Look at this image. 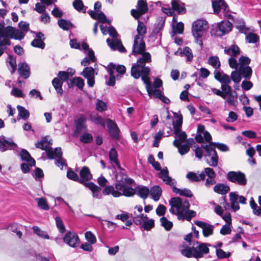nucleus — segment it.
<instances>
[{
	"mask_svg": "<svg viewBox=\"0 0 261 261\" xmlns=\"http://www.w3.org/2000/svg\"><path fill=\"white\" fill-rule=\"evenodd\" d=\"M192 245V246H190L184 244L182 246L183 248L180 250L181 254L187 258L194 257L198 259L202 258L204 254L209 253L208 246H211L209 243H202L198 241H194Z\"/></svg>",
	"mask_w": 261,
	"mask_h": 261,
	"instance_id": "1",
	"label": "nucleus"
},
{
	"mask_svg": "<svg viewBox=\"0 0 261 261\" xmlns=\"http://www.w3.org/2000/svg\"><path fill=\"white\" fill-rule=\"evenodd\" d=\"M232 28V24L227 20H223L215 26L213 25L211 31L212 36L221 37L230 32Z\"/></svg>",
	"mask_w": 261,
	"mask_h": 261,
	"instance_id": "2",
	"label": "nucleus"
},
{
	"mask_svg": "<svg viewBox=\"0 0 261 261\" xmlns=\"http://www.w3.org/2000/svg\"><path fill=\"white\" fill-rule=\"evenodd\" d=\"M227 179L240 186H244L247 183V179L244 173L240 171H231L226 174Z\"/></svg>",
	"mask_w": 261,
	"mask_h": 261,
	"instance_id": "3",
	"label": "nucleus"
},
{
	"mask_svg": "<svg viewBox=\"0 0 261 261\" xmlns=\"http://www.w3.org/2000/svg\"><path fill=\"white\" fill-rule=\"evenodd\" d=\"M208 28V22L205 20L198 19L192 23V33L194 37L201 38L203 31Z\"/></svg>",
	"mask_w": 261,
	"mask_h": 261,
	"instance_id": "4",
	"label": "nucleus"
},
{
	"mask_svg": "<svg viewBox=\"0 0 261 261\" xmlns=\"http://www.w3.org/2000/svg\"><path fill=\"white\" fill-rule=\"evenodd\" d=\"M169 205L171 207H175L176 210L185 212L190 207V204L188 199H182L179 197H174L171 198L169 201Z\"/></svg>",
	"mask_w": 261,
	"mask_h": 261,
	"instance_id": "5",
	"label": "nucleus"
},
{
	"mask_svg": "<svg viewBox=\"0 0 261 261\" xmlns=\"http://www.w3.org/2000/svg\"><path fill=\"white\" fill-rule=\"evenodd\" d=\"M18 148L12 138L6 137L4 135L0 136V151L5 152L7 150H14Z\"/></svg>",
	"mask_w": 261,
	"mask_h": 261,
	"instance_id": "6",
	"label": "nucleus"
},
{
	"mask_svg": "<svg viewBox=\"0 0 261 261\" xmlns=\"http://www.w3.org/2000/svg\"><path fill=\"white\" fill-rule=\"evenodd\" d=\"M63 241L72 248L77 247L80 244V240L77 233L71 231H69L65 234Z\"/></svg>",
	"mask_w": 261,
	"mask_h": 261,
	"instance_id": "7",
	"label": "nucleus"
},
{
	"mask_svg": "<svg viewBox=\"0 0 261 261\" xmlns=\"http://www.w3.org/2000/svg\"><path fill=\"white\" fill-rule=\"evenodd\" d=\"M140 39V37L138 35H136L135 37L132 50V54L134 56L142 54L145 50V42L143 41V38H142L140 40V43H139L138 40Z\"/></svg>",
	"mask_w": 261,
	"mask_h": 261,
	"instance_id": "8",
	"label": "nucleus"
},
{
	"mask_svg": "<svg viewBox=\"0 0 261 261\" xmlns=\"http://www.w3.org/2000/svg\"><path fill=\"white\" fill-rule=\"evenodd\" d=\"M107 123L108 128L111 138L114 139H118L120 129L116 123L110 119H108Z\"/></svg>",
	"mask_w": 261,
	"mask_h": 261,
	"instance_id": "9",
	"label": "nucleus"
},
{
	"mask_svg": "<svg viewBox=\"0 0 261 261\" xmlns=\"http://www.w3.org/2000/svg\"><path fill=\"white\" fill-rule=\"evenodd\" d=\"M80 178L79 182L85 186V184L87 183V181L91 180L92 178V175L91 174L89 168L87 166H84L80 171Z\"/></svg>",
	"mask_w": 261,
	"mask_h": 261,
	"instance_id": "10",
	"label": "nucleus"
},
{
	"mask_svg": "<svg viewBox=\"0 0 261 261\" xmlns=\"http://www.w3.org/2000/svg\"><path fill=\"white\" fill-rule=\"evenodd\" d=\"M212 7L215 14H218L222 8L224 11H229L228 6L224 0L212 1Z\"/></svg>",
	"mask_w": 261,
	"mask_h": 261,
	"instance_id": "11",
	"label": "nucleus"
},
{
	"mask_svg": "<svg viewBox=\"0 0 261 261\" xmlns=\"http://www.w3.org/2000/svg\"><path fill=\"white\" fill-rule=\"evenodd\" d=\"M17 71L24 79H27L30 76V68L26 62L19 63Z\"/></svg>",
	"mask_w": 261,
	"mask_h": 261,
	"instance_id": "12",
	"label": "nucleus"
},
{
	"mask_svg": "<svg viewBox=\"0 0 261 261\" xmlns=\"http://www.w3.org/2000/svg\"><path fill=\"white\" fill-rule=\"evenodd\" d=\"M85 186L92 191L93 197L97 199H101L102 198V194L100 193L101 188L100 187L97 186L93 182L86 183Z\"/></svg>",
	"mask_w": 261,
	"mask_h": 261,
	"instance_id": "13",
	"label": "nucleus"
},
{
	"mask_svg": "<svg viewBox=\"0 0 261 261\" xmlns=\"http://www.w3.org/2000/svg\"><path fill=\"white\" fill-rule=\"evenodd\" d=\"M46 155L48 159L50 160L54 159L55 158L62 159L63 152L60 147H56L54 150L50 147L46 150Z\"/></svg>",
	"mask_w": 261,
	"mask_h": 261,
	"instance_id": "14",
	"label": "nucleus"
},
{
	"mask_svg": "<svg viewBox=\"0 0 261 261\" xmlns=\"http://www.w3.org/2000/svg\"><path fill=\"white\" fill-rule=\"evenodd\" d=\"M171 6L173 11H176L178 14H184L186 13L185 4L184 3L180 4L178 0H172Z\"/></svg>",
	"mask_w": 261,
	"mask_h": 261,
	"instance_id": "15",
	"label": "nucleus"
},
{
	"mask_svg": "<svg viewBox=\"0 0 261 261\" xmlns=\"http://www.w3.org/2000/svg\"><path fill=\"white\" fill-rule=\"evenodd\" d=\"M135 189L136 194L144 200L147 198L150 192L149 188L143 185H138Z\"/></svg>",
	"mask_w": 261,
	"mask_h": 261,
	"instance_id": "16",
	"label": "nucleus"
},
{
	"mask_svg": "<svg viewBox=\"0 0 261 261\" xmlns=\"http://www.w3.org/2000/svg\"><path fill=\"white\" fill-rule=\"evenodd\" d=\"M115 177L116 180L117 181L115 184V188L116 189L115 191L123 192L125 190L126 184L124 182L127 181V179L125 178L120 177L118 174H115Z\"/></svg>",
	"mask_w": 261,
	"mask_h": 261,
	"instance_id": "17",
	"label": "nucleus"
},
{
	"mask_svg": "<svg viewBox=\"0 0 261 261\" xmlns=\"http://www.w3.org/2000/svg\"><path fill=\"white\" fill-rule=\"evenodd\" d=\"M180 55L181 56L185 55L187 57V61L190 62L192 60L193 58V53L191 49L189 46H185L182 50L180 48L178 49V50L175 53V55Z\"/></svg>",
	"mask_w": 261,
	"mask_h": 261,
	"instance_id": "18",
	"label": "nucleus"
},
{
	"mask_svg": "<svg viewBox=\"0 0 261 261\" xmlns=\"http://www.w3.org/2000/svg\"><path fill=\"white\" fill-rule=\"evenodd\" d=\"M239 70L242 77L247 80H249L251 79L252 74V70L251 67L249 66H240Z\"/></svg>",
	"mask_w": 261,
	"mask_h": 261,
	"instance_id": "19",
	"label": "nucleus"
},
{
	"mask_svg": "<svg viewBox=\"0 0 261 261\" xmlns=\"http://www.w3.org/2000/svg\"><path fill=\"white\" fill-rule=\"evenodd\" d=\"M162 33L161 31L153 29L149 36V40L155 42L156 44L161 43Z\"/></svg>",
	"mask_w": 261,
	"mask_h": 261,
	"instance_id": "20",
	"label": "nucleus"
},
{
	"mask_svg": "<svg viewBox=\"0 0 261 261\" xmlns=\"http://www.w3.org/2000/svg\"><path fill=\"white\" fill-rule=\"evenodd\" d=\"M224 53L231 57H236L240 54L241 50L239 46L237 44H234L228 47H225Z\"/></svg>",
	"mask_w": 261,
	"mask_h": 261,
	"instance_id": "21",
	"label": "nucleus"
},
{
	"mask_svg": "<svg viewBox=\"0 0 261 261\" xmlns=\"http://www.w3.org/2000/svg\"><path fill=\"white\" fill-rule=\"evenodd\" d=\"M109 157L110 160L114 162L116 165L118 169H122V167H121L120 164L118 159V153L115 148L112 147L110 149L109 153Z\"/></svg>",
	"mask_w": 261,
	"mask_h": 261,
	"instance_id": "22",
	"label": "nucleus"
},
{
	"mask_svg": "<svg viewBox=\"0 0 261 261\" xmlns=\"http://www.w3.org/2000/svg\"><path fill=\"white\" fill-rule=\"evenodd\" d=\"M229 190L228 185L222 183L217 184L214 187L215 192L221 195H225Z\"/></svg>",
	"mask_w": 261,
	"mask_h": 261,
	"instance_id": "23",
	"label": "nucleus"
},
{
	"mask_svg": "<svg viewBox=\"0 0 261 261\" xmlns=\"http://www.w3.org/2000/svg\"><path fill=\"white\" fill-rule=\"evenodd\" d=\"M186 177L192 182H198L205 178V174L203 172L197 175L193 172H189L186 175Z\"/></svg>",
	"mask_w": 261,
	"mask_h": 261,
	"instance_id": "24",
	"label": "nucleus"
},
{
	"mask_svg": "<svg viewBox=\"0 0 261 261\" xmlns=\"http://www.w3.org/2000/svg\"><path fill=\"white\" fill-rule=\"evenodd\" d=\"M102 194L104 195H109L111 194L114 197H119L121 196L120 192L115 191L113 186H108L105 187L102 190Z\"/></svg>",
	"mask_w": 261,
	"mask_h": 261,
	"instance_id": "25",
	"label": "nucleus"
},
{
	"mask_svg": "<svg viewBox=\"0 0 261 261\" xmlns=\"http://www.w3.org/2000/svg\"><path fill=\"white\" fill-rule=\"evenodd\" d=\"M52 85L55 89L58 95H62L63 93L62 89L63 82L58 77H55L52 81Z\"/></svg>",
	"mask_w": 261,
	"mask_h": 261,
	"instance_id": "26",
	"label": "nucleus"
},
{
	"mask_svg": "<svg viewBox=\"0 0 261 261\" xmlns=\"http://www.w3.org/2000/svg\"><path fill=\"white\" fill-rule=\"evenodd\" d=\"M152 199L157 201L159 200L162 194V189L159 186L156 185L153 186L149 190Z\"/></svg>",
	"mask_w": 261,
	"mask_h": 261,
	"instance_id": "27",
	"label": "nucleus"
},
{
	"mask_svg": "<svg viewBox=\"0 0 261 261\" xmlns=\"http://www.w3.org/2000/svg\"><path fill=\"white\" fill-rule=\"evenodd\" d=\"M95 72V70L92 67H86L81 73V75L88 80L94 77L95 74H97V73Z\"/></svg>",
	"mask_w": 261,
	"mask_h": 261,
	"instance_id": "28",
	"label": "nucleus"
},
{
	"mask_svg": "<svg viewBox=\"0 0 261 261\" xmlns=\"http://www.w3.org/2000/svg\"><path fill=\"white\" fill-rule=\"evenodd\" d=\"M73 8L79 12L86 13L87 7L84 6L82 0H74L72 3Z\"/></svg>",
	"mask_w": 261,
	"mask_h": 261,
	"instance_id": "29",
	"label": "nucleus"
},
{
	"mask_svg": "<svg viewBox=\"0 0 261 261\" xmlns=\"http://www.w3.org/2000/svg\"><path fill=\"white\" fill-rule=\"evenodd\" d=\"M86 121L85 116L83 115H81V116L75 121L76 129L77 131H80L83 129L86 128V126L84 124Z\"/></svg>",
	"mask_w": 261,
	"mask_h": 261,
	"instance_id": "30",
	"label": "nucleus"
},
{
	"mask_svg": "<svg viewBox=\"0 0 261 261\" xmlns=\"http://www.w3.org/2000/svg\"><path fill=\"white\" fill-rule=\"evenodd\" d=\"M17 109L18 111V116L24 120H27L30 117V112L24 107L18 105Z\"/></svg>",
	"mask_w": 261,
	"mask_h": 261,
	"instance_id": "31",
	"label": "nucleus"
},
{
	"mask_svg": "<svg viewBox=\"0 0 261 261\" xmlns=\"http://www.w3.org/2000/svg\"><path fill=\"white\" fill-rule=\"evenodd\" d=\"M166 19V16L158 17L156 19V22L154 23L153 29L161 31L165 25Z\"/></svg>",
	"mask_w": 261,
	"mask_h": 261,
	"instance_id": "32",
	"label": "nucleus"
},
{
	"mask_svg": "<svg viewBox=\"0 0 261 261\" xmlns=\"http://www.w3.org/2000/svg\"><path fill=\"white\" fill-rule=\"evenodd\" d=\"M137 8L143 14L147 13L148 10L147 4L144 0L138 1Z\"/></svg>",
	"mask_w": 261,
	"mask_h": 261,
	"instance_id": "33",
	"label": "nucleus"
},
{
	"mask_svg": "<svg viewBox=\"0 0 261 261\" xmlns=\"http://www.w3.org/2000/svg\"><path fill=\"white\" fill-rule=\"evenodd\" d=\"M208 63L216 70L220 68L221 66L219 59L217 56H211L209 57Z\"/></svg>",
	"mask_w": 261,
	"mask_h": 261,
	"instance_id": "34",
	"label": "nucleus"
},
{
	"mask_svg": "<svg viewBox=\"0 0 261 261\" xmlns=\"http://www.w3.org/2000/svg\"><path fill=\"white\" fill-rule=\"evenodd\" d=\"M161 225L167 231H170L173 227V223L169 221L165 217H162L160 219Z\"/></svg>",
	"mask_w": 261,
	"mask_h": 261,
	"instance_id": "35",
	"label": "nucleus"
},
{
	"mask_svg": "<svg viewBox=\"0 0 261 261\" xmlns=\"http://www.w3.org/2000/svg\"><path fill=\"white\" fill-rule=\"evenodd\" d=\"M154 227V220L150 219L147 221H144L140 226L141 230H150Z\"/></svg>",
	"mask_w": 261,
	"mask_h": 261,
	"instance_id": "36",
	"label": "nucleus"
},
{
	"mask_svg": "<svg viewBox=\"0 0 261 261\" xmlns=\"http://www.w3.org/2000/svg\"><path fill=\"white\" fill-rule=\"evenodd\" d=\"M71 86H73L75 85L77 88L81 90L83 89L85 82L84 80L81 77H74L71 80Z\"/></svg>",
	"mask_w": 261,
	"mask_h": 261,
	"instance_id": "37",
	"label": "nucleus"
},
{
	"mask_svg": "<svg viewBox=\"0 0 261 261\" xmlns=\"http://www.w3.org/2000/svg\"><path fill=\"white\" fill-rule=\"evenodd\" d=\"M45 39V37H43L42 39H34L31 42V45L34 47L44 49L45 46V43L44 42Z\"/></svg>",
	"mask_w": 261,
	"mask_h": 261,
	"instance_id": "38",
	"label": "nucleus"
},
{
	"mask_svg": "<svg viewBox=\"0 0 261 261\" xmlns=\"http://www.w3.org/2000/svg\"><path fill=\"white\" fill-rule=\"evenodd\" d=\"M120 194L121 196L124 195L126 197H133L136 194L135 188H133L132 187L126 185L125 190H124L122 193L120 192Z\"/></svg>",
	"mask_w": 261,
	"mask_h": 261,
	"instance_id": "39",
	"label": "nucleus"
},
{
	"mask_svg": "<svg viewBox=\"0 0 261 261\" xmlns=\"http://www.w3.org/2000/svg\"><path fill=\"white\" fill-rule=\"evenodd\" d=\"M250 205L253 210V213L254 215L257 216H260L261 215V207L257 205L253 198H251L250 201Z\"/></svg>",
	"mask_w": 261,
	"mask_h": 261,
	"instance_id": "40",
	"label": "nucleus"
},
{
	"mask_svg": "<svg viewBox=\"0 0 261 261\" xmlns=\"http://www.w3.org/2000/svg\"><path fill=\"white\" fill-rule=\"evenodd\" d=\"M32 229L34 232L40 237L46 239H49V236L47 234V233L45 231L41 230L39 227L37 226H34L32 227Z\"/></svg>",
	"mask_w": 261,
	"mask_h": 261,
	"instance_id": "41",
	"label": "nucleus"
},
{
	"mask_svg": "<svg viewBox=\"0 0 261 261\" xmlns=\"http://www.w3.org/2000/svg\"><path fill=\"white\" fill-rule=\"evenodd\" d=\"M230 79L234 83L238 84L242 80V76H241L240 72L238 70L232 71L230 75Z\"/></svg>",
	"mask_w": 261,
	"mask_h": 261,
	"instance_id": "42",
	"label": "nucleus"
},
{
	"mask_svg": "<svg viewBox=\"0 0 261 261\" xmlns=\"http://www.w3.org/2000/svg\"><path fill=\"white\" fill-rule=\"evenodd\" d=\"M36 200L37 201L38 206L41 209L45 211L49 210V207L45 198L42 197L36 198Z\"/></svg>",
	"mask_w": 261,
	"mask_h": 261,
	"instance_id": "43",
	"label": "nucleus"
},
{
	"mask_svg": "<svg viewBox=\"0 0 261 261\" xmlns=\"http://www.w3.org/2000/svg\"><path fill=\"white\" fill-rule=\"evenodd\" d=\"M246 39L249 43H256L259 41V36L256 34L249 33L246 36Z\"/></svg>",
	"mask_w": 261,
	"mask_h": 261,
	"instance_id": "44",
	"label": "nucleus"
},
{
	"mask_svg": "<svg viewBox=\"0 0 261 261\" xmlns=\"http://www.w3.org/2000/svg\"><path fill=\"white\" fill-rule=\"evenodd\" d=\"M130 74L135 79H138L141 75L140 67L137 66L136 64H134L132 65Z\"/></svg>",
	"mask_w": 261,
	"mask_h": 261,
	"instance_id": "45",
	"label": "nucleus"
},
{
	"mask_svg": "<svg viewBox=\"0 0 261 261\" xmlns=\"http://www.w3.org/2000/svg\"><path fill=\"white\" fill-rule=\"evenodd\" d=\"M194 224L199 227L202 228V233L203 236H206L208 234L205 233V230L206 229L209 228L211 227V224L201 221H195Z\"/></svg>",
	"mask_w": 261,
	"mask_h": 261,
	"instance_id": "46",
	"label": "nucleus"
},
{
	"mask_svg": "<svg viewBox=\"0 0 261 261\" xmlns=\"http://www.w3.org/2000/svg\"><path fill=\"white\" fill-rule=\"evenodd\" d=\"M240 25H236V28L239 30L241 33L247 34V31L249 30V28L245 26V22L243 19L239 20Z\"/></svg>",
	"mask_w": 261,
	"mask_h": 261,
	"instance_id": "47",
	"label": "nucleus"
},
{
	"mask_svg": "<svg viewBox=\"0 0 261 261\" xmlns=\"http://www.w3.org/2000/svg\"><path fill=\"white\" fill-rule=\"evenodd\" d=\"M33 177L37 181H41L40 178L44 177V173L43 170L39 168L36 167L35 170L32 173Z\"/></svg>",
	"mask_w": 261,
	"mask_h": 261,
	"instance_id": "48",
	"label": "nucleus"
},
{
	"mask_svg": "<svg viewBox=\"0 0 261 261\" xmlns=\"http://www.w3.org/2000/svg\"><path fill=\"white\" fill-rule=\"evenodd\" d=\"M67 177L70 180L79 182L80 178L78 175L71 168H68L67 169Z\"/></svg>",
	"mask_w": 261,
	"mask_h": 261,
	"instance_id": "49",
	"label": "nucleus"
},
{
	"mask_svg": "<svg viewBox=\"0 0 261 261\" xmlns=\"http://www.w3.org/2000/svg\"><path fill=\"white\" fill-rule=\"evenodd\" d=\"M137 32L139 36H143L147 32V29L144 24L141 21H138V24L137 29Z\"/></svg>",
	"mask_w": 261,
	"mask_h": 261,
	"instance_id": "50",
	"label": "nucleus"
},
{
	"mask_svg": "<svg viewBox=\"0 0 261 261\" xmlns=\"http://www.w3.org/2000/svg\"><path fill=\"white\" fill-rule=\"evenodd\" d=\"M55 221L57 227L58 228L60 232H64L66 230V228L62 219L60 217L57 216L55 217Z\"/></svg>",
	"mask_w": 261,
	"mask_h": 261,
	"instance_id": "51",
	"label": "nucleus"
},
{
	"mask_svg": "<svg viewBox=\"0 0 261 261\" xmlns=\"http://www.w3.org/2000/svg\"><path fill=\"white\" fill-rule=\"evenodd\" d=\"M85 237L87 242L91 244H94L96 243V238L95 235L90 231H88L85 232Z\"/></svg>",
	"mask_w": 261,
	"mask_h": 261,
	"instance_id": "52",
	"label": "nucleus"
},
{
	"mask_svg": "<svg viewBox=\"0 0 261 261\" xmlns=\"http://www.w3.org/2000/svg\"><path fill=\"white\" fill-rule=\"evenodd\" d=\"M80 140L84 143H89L93 141V136L91 134L84 133L80 138Z\"/></svg>",
	"mask_w": 261,
	"mask_h": 261,
	"instance_id": "53",
	"label": "nucleus"
},
{
	"mask_svg": "<svg viewBox=\"0 0 261 261\" xmlns=\"http://www.w3.org/2000/svg\"><path fill=\"white\" fill-rule=\"evenodd\" d=\"M221 89L222 90V93H223V95H222V98L225 99L227 96V95L230 94V93L232 90L231 87L228 85L221 84Z\"/></svg>",
	"mask_w": 261,
	"mask_h": 261,
	"instance_id": "54",
	"label": "nucleus"
},
{
	"mask_svg": "<svg viewBox=\"0 0 261 261\" xmlns=\"http://www.w3.org/2000/svg\"><path fill=\"white\" fill-rule=\"evenodd\" d=\"M19 156L22 161H29L28 160L32 156L29 152L25 149H21L20 151Z\"/></svg>",
	"mask_w": 261,
	"mask_h": 261,
	"instance_id": "55",
	"label": "nucleus"
},
{
	"mask_svg": "<svg viewBox=\"0 0 261 261\" xmlns=\"http://www.w3.org/2000/svg\"><path fill=\"white\" fill-rule=\"evenodd\" d=\"M91 120L96 124L101 125L103 127L105 126V121L100 116H93L91 117Z\"/></svg>",
	"mask_w": 261,
	"mask_h": 261,
	"instance_id": "56",
	"label": "nucleus"
},
{
	"mask_svg": "<svg viewBox=\"0 0 261 261\" xmlns=\"http://www.w3.org/2000/svg\"><path fill=\"white\" fill-rule=\"evenodd\" d=\"M174 116L176 118V122L173 120V126H178V127H181L182 124V116L181 114H177L176 113H174Z\"/></svg>",
	"mask_w": 261,
	"mask_h": 261,
	"instance_id": "57",
	"label": "nucleus"
},
{
	"mask_svg": "<svg viewBox=\"0 0 261 261\" xmlns=\"http://www.w3.org/2000/svg\"><path fill=\"white\" fill-rule=\"evenodd\" d=\"M96 109L100 112L105 111L107 109V103L102 100H98L96 104Z\"/></svg>",
	"mask_w": 261,
	"mask_h": 261,
	"instance_id": "58",
	"label": "nucleus"
},
{
	"mask_svg": "<svg viewBox=\"0 0 261 261\" xmlns=\"http://www.w3.org/2000/svg\"><path fill=\"white\" fill-rule=\"evenodd\" d=\"M173 35L172 36H174L176 33L178 34H182L184 30V24L182 22H177L176 25L175 30L173 28Z\"/></svg>",
	"mask_w": 261,
	"mask_h": 261,
	"instance_id": "59",
	"label": "nucleus"
},
{
	"mask_svg": "<svg viewBox=\"0 0 261 261\" xmlns=\"http://www.w3.org/2000/svg\"><path fill=\"white\" fill-rule=\"evenodd\" d=\"M68 23H69L68 20L62 19V18L59 19L58 21V24L59 27L65 31L69 30Z\"/></svg>",
	"mask_w": 261,
	"mask_h": 261,
	"instance_id": "60",
	"label": "nucleus"
},
{
	"mask_svg": "<svg viewBox=\"0 0 261 261\" xmlns=\"http://www.w3.org/2000/svg\"><path fill=\"white\" fill-rule=\"evenodd\" d=\"M211 144H214L216 148L222 151L226 152L229 150L228 146L225 144L214 142H211Z\"/></svg>",
	"mask_w": 261,
	"mask_h": 261,
	"instance_id": "61",
	"label": "nucleus"
},
{
	"mask_svg": "<svg viewBox=\"0 0 261 261\" xmlns=\"http://www.w3.org/2000/svg\"><path fill=\"white\" fill-rule=\"evenodd\" d=\"M164 133L162 131H159L154 137V140L153 143V146L158 147L159 146V142L162 137Z\"/></svg>",
	"mask_w": 261,
	"mask_h": 261,
	"instance_id": "62",
	"label": "nucleus"
},
{
	"mask_svg": "<svg viewBox=\"0 0 261 261\" xmlns=\"http://www.w3.org/2000/svg\"><path fill=\"white\" fill-rule=\"evenodd\" d=\"M196 212L193 210L188 209L185 212V217L186 220L190 221L192 218L196 217Z\"/></svg>",
	"mask_w": 261,
	"mask_h": 261,
	"instance_id": "63",
	"label": "nucleus"
},
{
	"mask_svg": "<svg viewBox=\"0 0 261 261\" xmlns=\"http://www.w3.org/2000/svg\"><path fill=\"white\" fill-rule=\"evenodd\" d=\"M58 76L59 79L62 82L67 81L69 79L68 72L64 71H59Z\"/></svg>",
	"mask_w": 261,
	"mask_h": 261,
	"instance_id": "64",
	"label": "nucleus"
}]
</instances>
